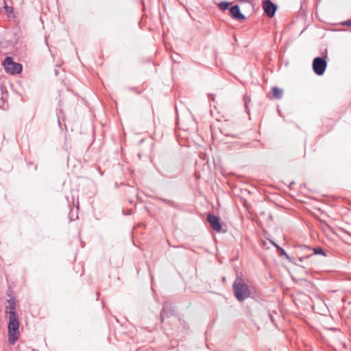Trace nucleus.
<instances>
[{"instance_id": "obj_16", "label": "nucleus", "mask_w": 351, "mask_h": 351, "mask_svg": "<svg viewBox=\"0 0 351 351\" xmlns=\"http://www.w3.org/2000/svg\"><path fill=\"white\" fill-rule=\"evenodd\" d=\"M248 101H249V99L247 97L244 98L245 106L246 110H247L249 108V106H247Z\"/></svg>"}, {"instance_id": "obj_6", "label": "nucleus", "mask_w": 351, "mask_h": 351, "mask_svg": "<svg viewBox=\"0 0 351 351\" xmlns=\"http://www.w3.org/2000/svg\"><path fill=\"white\" fill-rule=\"evenodd\" d=\"M207 220L214 230H215L216 232L221 231V226L220 223V219L218 217L210 214L207 217Z\"/></svg>"}, {"instance_id": "obj_4", "label": "nucleus", "mask_w": 351, "mask_h": 351, "mask_svg": "<svg viewBox=\"0 0 351 351\" xmlns=\"http://www.w3.org/2000/svg\"><path fill=\"white\" fill-rule=\"evenodd\" d=\"M313 69L317 75H322L327 67V60L325 58L317 57L313 61Z\"/></svg>"}, {"instance_id": "obj_15", "label": "nucleus", "mask_w": 351, "mask_h": 351, "mask_svg": "<svg viewBox=\"0 0 351 351\" xmlns=\"http://www.w3.org/2000/svg\"><path fill=\"white\" fill-rule=\"evenodd\" d=\"M342 25L343 26H348V27H350L351 26V19L350 20H348V21H343L341 23Z\"/></svg>"}, {"instance_id": "obj_1", "label": "nucleus", "mask_w": 351, "mask_h": 351, "mask_svg": "<svg viewBox=\"0 0 351 351\" xmlns=\"http://www.w3.org/2000/svg\"><path fill=\"white\" fill-rule=\"evenodd\" d=\"M232 289L235 298L240 302L246 300L250 296V290L244 280L241 277L236 278L233 283Z\"/></svg>"}, {"instance_id": "obj_12", "label": "nucleus", "mask_w": 351, "mask_h": 351, "mask_svg": "<svg viewBox=\"0 0 351 351\" xmlns=\"http://www.w3.org/2000/svg\"><path fill=\"white\" fill-rule=\"evenodd\" d=\"M313 250H314V252H315V254H321V255H324V256L326 255L324 251L320 247L314 248Z\"/></svg>"}, {"instance_id": "obj_10", "label": "nucleus", "mask_w": 351, "mask_h": 351, "mask_svg": "<svg viewBox=\"0 0 351 351\" xmlns=\"http://www.w3.org/2000/svg\"><path fill=\"white\" fill-rule=\"evenodd\" d=\"M230 3L227 1H221L218 4L219 8L222 10L225 11L228 8Z\"/></svg>"}, {"instance_id": "obj_3", "label": "nucleus", "mask_w": 351, "mask_h": 351, "mask_svg": "<svg viewBox=\"0 0 351 351\" xmlns=\"http://www.w3.org/2000/svg\"><path fill=\"white\" fill-rule=\"evenodd\" d=\"M3 66L5 71L12 75L19 74L22 71V65L14 62L11 57L5 58L3 62Z\"/></svg>"}, {"instance_id": "obj_8", "label": "nucleus", "mask_w": 351, "mask_h": 351, "mask_svg": "<svg viewBox=\"0 0 351 351\" xmlns=\"http://www.w3.org/2000/svg\"><path fill=\"white\" fill-rule=\"evenodd\" d=\"M272 95L274 99H280L282 97L283 90L276 86H274L272 88Z\"/></svg>"}, {"instance_id": "obj_17", "label": "nucleus", "mask_w": 351, "mask_h": 351, "mask_svg": "<svg viewBox=\"0 0 351 351\" xmlns=\"http://www.w3.org/2000/svg\"><path fill=\"white\" fill-rule=\"evenodd\" d=\"M165 308H163L162 312H161V314H160V317H161L162 321H163V319L165 318Z\"/></svg>"}, {"instance_id": "obj_7", "label": "nucleus", "mask_w": 351, "mask_h": 351, "mask_svg": "<svg viewBox=\"0 0 351 351\" xmlns=\"http://www.w3.org/2000/svg\"><path fill=\"white\" fill-rule=\"evenodd\" d=\"M230 12L231 16L237 20L242 21L245 19V15L241 12L240 7L238 5L232 6Z\"/></svg>"}, {"instance_id": "obj_13", "label": "nucleus", "mask_w": 351, "mask_h": 351, "mask_svg": "<svg viewBox=\"0 0 351 351\" xmlns=\"http://www.w3.org/2000/svg\"><path fill=\"white\" fill-rule=\"evenodd\" d=\"M159 199L161 200L162 202L166 203V204H168L171 206H175L174 202L171 201V200H168V199H162V198H159Z\"/></svg>"}, {"instance_id": "obj_5", "label": "nucleus", "mask_w": 351, "mask_h": 351, "mask_svg": "<svg viewBox=\"0 0 351 351\" xmlns=\"http://www.w3.org/2000/svg\"><path fill=\"white\" fill-rule=\"evenodd\" d=\"M264 12L269 17H273L277 10V5L270 0H265L263 2Z\"/></svg>"}, {"instance_id": "obj_14", "label": "nucleus", "mask_w": 351, "mask_h": 351, "mask_svg": "<svg viewBox=\"0 0 351 351\" xmlns=\"http://www.w3.org/2000/svg\"><path fill=\"white\" fill-rule=\"evenodd\" d=\"M8 306H16V300L14 298H10L8 300Z\"/></svg>"}, {"instance_id": "obj_18", "label": "nucleus", "mask_w": 351, "mask_h": 351, "mask_svg": "<svg viewBox=\"0 0 351 351\" xmlns=\"http://www.w3.org/2000/svg\"><path fill=\"white\" fill-rule=\"evenodd\" d=\"M279 249H280V250L281 251V254H285V255H286V256H287V254H286V253H285V250H284L282 248L279 247Z\"/></svg>"}, {"instance_id": "obj_9", "label": "nucleus", "mask_w": 351, "mask_h": 351, "mask_svg": "<svg viewBox=\"0 0 351 351\" xmlns=\"http://www.w3.org/2000/svg\"><path fill=\"white\" fill-rule=\"evenodd\" d=\"M6 313L9 314L8 317H18L16 306H7L6 307Z\"/></svg>"}, {"instance_id": "obj_11", "label": "nucleus", "mask_w": 351, "mask_h": 351, "mask_svg": "<svg viewBox=\"0 0 351 351\" xmlns=\"http://www.w3.org/2000/svg\"><path fill=\"white\" fill-rule=\"evenodd\" d=\"M3 3H4L3 8L5 10V11L8 13H12L14 12V9L12 7L7 5L5 0H3Z\"/></svg>"}, {"instance_id": "obj_2", "label": "nucleus", "mask_w": 351, "mask_h": 351, "mask_svg": "<svg viewBox=\"0 0 351 351\" xmlns=\"http://www.w3.org/2000/svg\"><path fill=\"white\" fill-rule=\"evenodd\" d=\"M8 341L10 344L14 345L20 335V323L18 317H8Z\"/></svg>"}]
</instances>
